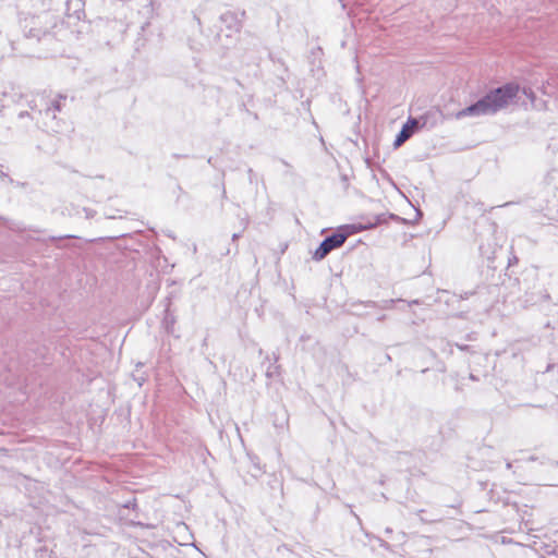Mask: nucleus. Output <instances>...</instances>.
Segmentation results:
<instances>
[{
    "mask_svg": "<svg viewBox=\"0 0 558 558\" xmlns=\"http://www.w3.org/2000/svg\"><path fill=\"white\" fill-rule=\"evenodd\" d=\"M519 86L514 83H507L497 88L490 89L474 104L453 113L452 117L461 120L465 117L492 116L507 108L518 98Z\"/></svg>",
    "mask_w": 558,
    "mask_h": 558,
    "instance_id": "f257e3e1",
    "label": "nucleus"
},
{
    "mask_svg": "<svg viewBox=\"0 0 558 558\" xmlns=\"http://www.w3.org/2000/svg\"><path fill=\"white\" fill-rule=\"evenodd\" d=\"M46 35H47L46 32L35 28V27H32L28 32L25 33V36L27 38H36L37 40H40L41 37H44Z\"/></svg>",
    "mask_w": 558,
    "mask_h": 558,
    "instance_id": "6e6552de",
    "label": "nucleus"
},
{
    "mask_svg": "<svg viewBox=\"0 0 558 558\" xmlns=\"http://www.w3.org/2000/svg\"><path fill=\"white\" fill-rule=\"evenodd\" d=\"M64 99H65V96L59 95L58 99L53 100L51 102V106H49L45 110V116L46 117H51L52 119H54L56 118V112H60L61 111V100H64Z\"/></svg>",
    "mask_w": 558,
    "mask_h": 558,
    "instance_id": "0eeeda50",
    "label": "nucleus"
},
{
    "mask_svg": "<svg viewBox=\"0 0 558 558\" xmlns=\"http://www.w3.org/2000/svg\"><path fill=\"white\" fill-rule=\"evenodd\" d=\"M506 468H507L508 470H510V469L512 468V463H511V462H507Z\"/></svg>",
    "mask_w": 558,
    "mask_h": 558,
    "instance_id": "dca6fc26",
    "label": "nucleus"
},
{
    "mask_svg": "<svg viewBox=\"0 0 558 558\" xmlns=\"http://www.w3.org/2000/svg\"><path fill=\"white\" fill-rule=\"evenodd\" d=\"M84 210H85V214H86L87 218H92L94 216V214H95V211L93 209L85 208Z\"/></svg>",
    "mask_w": 558,
    "mask_h": 558,
    "instance_id": "9b49d317",
    "label": "nucleus"
},
{
    "mask_svg": "<svg viewBox=\"0 0 558 558\" xmlns=\"http://www.w3.org/2000/svg\"><path fill=\"white\" fill-rule=\"evenodd\" d=\"M27 114H28L27 112H21V113H20V117H21V118H23V117H25V116H27Z\"/></svg>",
    "mask_w": 558,
    "mask_h": 558,
    "instance_id": "f3484780",
    "label": "nucleus"
},
{
    "mask_svg": "<svg viewBox=\"0 0 558 558\" xmlns=\"http://www.w3.org/2000/svg\"><path fill=\"white\" fill-rule=\"evenodd\" d=\"M220 21L226 24V26L233 32H239L241 28V23L238 20L236 15L232 12H226L220 15Z\"/></svg>",
    "mask_w": 558,
    "mask_h": 558,
    "instance_id": "39448f33",
    "label": "nucleus"
},
{
    "mask_svg": "<svg viewBox=\"0 0 558 558\" xmlns=\"http://www.w3.org/2000/svg\"><path fill=\"white\" fill-rule=\"evenodd\" d=\"M177 323L175 316L170 312L169 304L167 305V308L165 310V316L162 320V325L168 333L174 332V325Z\"/></svg>",
    "mask_w": 558,
    "mask_h": 558,
    "instance_id": "423d86ee",
    "label": "nucleus"
},
{
    "mask_svg": "<svg viewBox=\"0 0 558 558\" xmlns=\"http://www.w3.org/2000/svg\"><path fill=\"white\" fill-rule=\"evenodd\" d=\"M277 368H278V366H274V368L269 367L268 371H267V375L268 376H272L274 372L277 371Z\"/></svg>",
    "mask_w": 558,
    "mask_h": 558,
    "instance_id": "f8f14e48",
    "label": "nucleus"
},
{
    "mask_svg": "<svg viewBox=\"0 0 558 558\" xmlns=\"http://www.w3.org/2000/svg\"><path fill=\"white\" fill-rule=\"evenodd\" d=\"M445 117L442 114V112L437 109V108H433L428 111H426L425 113H423L422 116L417 117V118H414V121L416 122V128H418L420 130L421 129H434L435 126H437L439 123H441L444 121Z\"/></svg>",
    "mask_w": 558,
    "mask_h": 558,
    "instance_id": "7ed1b4c3",
    "label": "nucleus"
},
{
    "mask_svg": "<svg viewBox=\"0 0 558 558\" xmlns=\"http://www.w3.org/2000/svg\"><path fill=\"white\" fill-rule=\"evenodd\" d=\"M348 238V233L335 232L326 236L313 254L316 262L323 260L331 251L343 245Z\"/></svg>",
    "mask_w": 558,
    "mask_h": 558,
    "instance_id": "f03ea898",
    "label": "nucleus"
},
{
    "mask_svg": "<svg viewBox=\"0 0 558 558\" xmlns=\"http://www.w3.org/2000/svg\"><path fill=\"white\" fill-rule=\"evenodd\" d=\"M0 178L4 179L8 178L10 182H12V179L9 178V175L2 170V165H0Z\"/></svg>",
    "mask_w": 558,
    "mask_h": 558,
    "instance_id": "9d476101",
    "label": "nucleus"
},
{
    "mask_svg": "<svg viewBox=\"0 0 558 558\" xmlns=\"http://www.w3.org/2000/svg\"><path fill=\"white\" fill-rule=\"evenodd\" d=\"M247 172H248L250 181H252V180H253L254 172H253V170H252V169H248V171H247Z\"/></svg>",
    "mask_w": 558,
    "mask_h": 558,
    "instance_id": "4468645a",
    "label": "nucleus"
},
{
    "mask_svg": "<svg viewBox=\"0 0 558 558\" xmlns=\"http://www.w3.org/2000/svg\"><path fill=\"white\" fill-rule=\"evenodd\" d=\"M543 558H558V546H548Z\"/></svg>",
    "mask_w": 558,
    "mask_h": 558,
    "instance_id": "1a4fd4ad",
    "label": "nucleus"
},
{
    "mask_svg": "<svg viewBox=\"0 0 558 558\" xmlns=\"http://www.w3.org/2000/svg\"><path fill=\"white\" fill-rule=\"evenodd\" d=\"M549 299H550L549 294H548L546 291H544V292L542 293V300H543V301H548Z\"/></svg>",
    "mask_w": 558,
    "mask_h": 558,
    "instance_id": "ddd939ff",
    "label": "nucleus"
},
{
    "mask_svg": "<svg viewBox=\"0 0 558 558\" xmlns=\"http://www.w3.org/2000/svg\"><path fill=\"white\" fill-rule=\"evenodd\" d=\"M416 122L414 121V118L410 117L407 122L403 124L400 132L397 134L393 146L400 147L404 142H407L416 131L420 129L416 128Z\"/></svg>",
    "mask_w": 558,
    "mask_h": 558,
    "instance_id": "20e7f679",
    "label": "nucleus"
},
{
    "mask_svg": "<svg viewBox=\"0 0 558 558\" xmlns=\"http://www.w3.org/2000/svg\"><path fill=\"white\" fill-rule=\"evenodd\" d=\"M239 236H240V234H239V233H233V235H232V241L234 242L235 240H238V239H239Z\"/></svg>",
    "mask_w": 558,
    "mask_h": 558,
    "instance_id": "2eb2a0df",
    "label": "nucleus"
}]
</instances>
